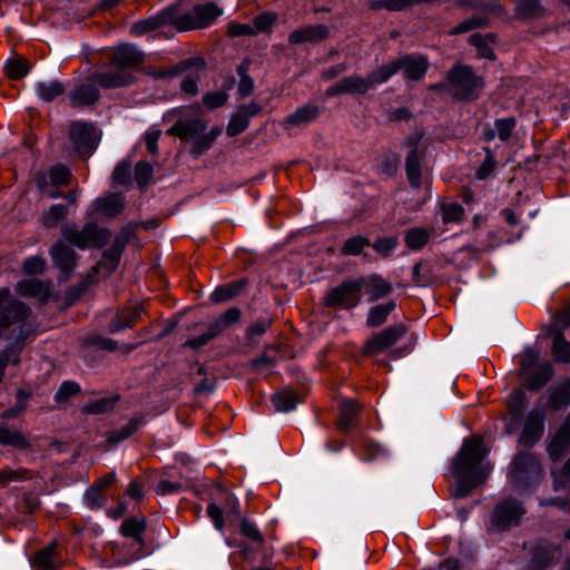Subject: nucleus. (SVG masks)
<instances>
[{"label": "nucleus", "instance_id": "6ab92c4d", "mask_svg": "<svg viewBox=\"0 0 570 570\" xmlns=\"http://www.w3.org/2000/svg\"><path fill=\"white\" fill-rule=\"evenodd\" d=\"M142 61V53L134 45H120L112 56V62L119 68H129Z\"/></svg>", "mask_w": 570, "mask_h": 570}, {"label": "nucleus", "instance_id": "f03ea898", "mask_svg": "<svg viewBox=\"0 0 570 570\" xmlns=\"http://www.w3.org/2000/svg\"><path fill=\"white\" fill-rule=\"evenodd\" d=\"M146 529L144 519L128 518L120 525V532L129 539L125 546L110 543L108 551L112 557L114 566H126L135 560L140 559L142 553L144 541L141 534Z\"/></svg>", "mask_w": 570, "mask_h": 570}, {"label": "nucleus", "instance_id": "c756f323", "mask_svg": "<svg viewBox=\"0 0 570 570\" xmlns=\"http://www.w3.org/2000/svg\"><path fill=\"white\" fill-rule=\"evenodd\" d=\"M141 313L142 306L139 304H136L128 308L127 311H124L121 315H119L116 320H114L110 323V332L115 333L127 327H130L140 318Z\"/></svg>", "mask_w": 570, "mask_h": 570}, {"label": "nucleus", "instance_id": "6e6d98bb", "mask_svg": "<svg viewBox=\"0 0 570 570\" xmlns=\"http://www.w3.org/2000/svg\"><path fill=\"white\" fill-rule=\"evenodd\" d=\"M115 400L109 397H100L85 405L83 410L91 414H101L110 411L114 407Z\"/></svg>", "mask_w": 570, "mask_h": 570}, {"label": "nucleus", "instance_id": "09e8293b", "mask_svg": "<svg viewBox=\"0 0 570 570\" xmlns=\"http://www.w3.org/2000/svg\"><path fill=\"white\" fill-rule=\"evenodd\" d=\"M368 244L370 240L366 237L360 235L347 238L341 248V254L352 256L360 255L364 247H366Z\"/></svg>", "mask_w": 570, "mask_h": 570}, {"label": "nucleus", "instance_id": "0e129e2a", "mask_svg": "<svg viewBox=\"0 0 570 570\" xmlns=\"http://www.w3.org/2000/svg\"><path fill=\"white\" fill-rule=\"evenodd\" d=\"M470 43L478 49L480 57L487 59H494L492 49L488 46L487 40L479 33H474L470 37Z\"/></svg>", "mask_w": 570, "mask_h": 570}, {"label": "nucleus", "instance_id": "aec40b11", "mask_svg": "<svg viewBox=\"0 0 570 570\" xmlns=\"http://www.w3.org/2000/svg\"><path fill=\"white\" fill-rule=\"evenodd\" d=\"M92 79L95 83L99 85L102 88L109 89L130 85L132 81V76L127 71L120 69L97 73L94 76Z\"/></svg>", "mask_w": 570, "mask_h": 570}, {"label": "nucleus", "instance_id": "f3484780", "mask_svg": "<svg viewBox=\"0 0 570 570\" xmlns=\"http://www.w3.org/2000/svg\"><path fill=\"white\" fill-rule=\"evenodd\" d=\"M320 115V108L316 105H305L289 114L283 121L286 130L292 128H302L314 121Z\"/></svg>", "mask_w": 570, "mask_h": 570}, {"label": "nucleus", "instance_id": "a211bd4d", "mask_svg": "<svg viewBox=\"0 0 570 570\" xmlns=\"http://www.w3.org/2000/svg\"><path fill=\"white\" fill-rule=\"evenodd\" d=\"M124 208V198L120 194H109L105 197H98L92 204V213L107 217H115Z\"/></svg>", "mask_w": 570, "mask_h": 570}, {"label": "nucleus", "instance_id": "0eeeda50", "mask_svg": "<svg viewBox=\"0 0 570 570\" xmlns=\"http://www.w3.org/2000/svg\"><path fill=\"white\" fill-rule=\"evenodd\" d=\"M384 82L380 66L367 77L353 75L338 80L326 90V95L332 97L341 94H365Z\"/></svg>", "mask_w": 570, "mask_h": 570}, {"label": "nucleus", "instance_id": "c03bdc74", "mask_svg": "<svg viewBox=\"0 0 570 570\" xmlns=\"http://www.w3.org/2000/svg\"><path fill=\"white\" fill-rule=\"evenodd\" d=\"M444 224L459 223L464 214V208L458 203H443L440 207Z\"/></svg>", "mask_w": 570, "mask_h": 570}, {"label": "nucleus", "instance_id": "a18cd8bd", "mask_svg": "<svg viewBox=\"0 0 570 570\" xmlns=\"http://www.w3.org/2000/svg\"><path fill=\"white\" fill-rule=\"evenodd\" d=\"M18 291L23 295L46 297L48 288L39 279H27L18 284Z\"/></svg>", "mask_w": 570, "mask_h": 570}, {"label": "nucleus", "instance_id": "e433bc0d", "mask_svg": "<svg viewBox=\"0 0 570 570\" xmlns=\"http://www.w3.org/2000/svg\"><path fill=\"white\" fill-rule=\"evenodd\" d=\"M301 402V399L294 392L287 390L272 396V403L277 412H289Z\"/></svg>", "mask_w": 570, "mask_h": 570}, {"label": "nucleus", "instance_id": "2eb2a0df", "mask_svg": "<svg viewBox=\"0 0 570 570\" xmlns=\"http://www.w3.org/2000/svg\"><path fill=\"white\" fill-rule=\"evenodd\" d=\"M206 127V121L202 119L179 120L168 130V134L177 136L181 140L191 141L193 148L195 142L202 137Z\"/></svg>", "mask_w": 570, "mask_h": 570}, {"label": "nucleus", "instance_id": "393cba45", "mask_svg": "<svg viewBox=\"0 0 570 570\" xmlns=\"http://www.w3.org/2000/svg\"><path fill=\"white\" fill-rule=\"evenodd\" d=\"M405 171L409 184L413 188L422 187L425 181L422 177L421 157L416 150H411L405 160Z\"/></svg>", "mask_w": 570, "mask_h": 570}, {"label": "nucleus", "instance_id": "8fccbe9b", "mask_svg": "<svg viewBox=\"0 0 570 570\" xmlns=\"http://www.w3.org/2000/svg\"><path fill=\"white\" fill-rule=\"evenodd\" d=\"M222 129L219 127H214L209 130V132L202 135V137L195 142V146L190 149L191 153L195 155H202L207 149L210 148V146L214 144V141L217 139V137L220 135Z\"/></svg>", "mask_w": 570, "mask_h": 570}, {"label": "nucleus", "instance_id": "f704fd0d", "mask_svg": "<svg viewBox=\"0 0 570 570\" xmlns=\"http://www.w3.org/2000/svg\"><path fill=\"white\" fill-rule=\"evenodd\" d=\"M431 230L424 227H413L405 232L404 242L412 250L422 249L430 239Z\"/></svg>", "mask_w": 570, "mask_h": 570}, {"label": "nucleus", "instance_id": "338daca9", "mask_svg": "<svg viewBox=\"0 0 570 570\" xmlns=\"http://www.w3.org/2000/svg\"><path fill=\"white\" fill-rule=\"evenodd\" d=\"M227 94L224 91L208 92L203 97V102L207 108L214 109L225 105L227 101Z\"/></svg>", "mask_w": 570, "mask_h": 570}, {"label": "nucleus", "instance_id": "de8ad7c7", "mask_svg": "<svg viewBox=\"0 0 570 570\" xmlns=\"http://www.w3.org/2000/svg\"><path fill=\"white\" fill-rule=\"evenodd\" d=\"M67 215V207L61 204L51 205L42 215V225L46 227H56Z\"/></svg>", "mask_w": 570, "mask_h": 570}, {"label": "nucleus", "instance_id": "c9c22d12", "mask_svg": "<svg viewBox=\"0 0 570 570\" xmlns=\"http://www.w3.org/2000/svg\"><path fill=\"white\" fill-rule=\"evenodd\" d=\"M553 335L552 354L557 362L570 363V342L561 331L551 332Z\"/></svg>", "mask_w": 570, "mask_h": 570}, {"label": "nucleus", "instance_id": "052dcab7", "mask_svg": "<svg viewBox=\"0 0 570 570\" xmlns=\"http://www.w3.org/2000/svg\"><path fill=\"white\" fill-rule=\"evenodd\" d=\"M397 246L396 237H380L374 244L373 248L383 257L389 256V254L394 250Z\"/></svg>", "mask_w": 570, "mask_h": 570}, {"label": "nucleus", "instance_id": "4468645a", "mask_svg": "<svg viewBox=\"0 0 570 570\" xmlns=\"http://www.w3.org/2000/svg\"><path fill=\"white\" fill-rule=\"evenodd\" d=\"M181 63H188V69L180 71V73H184L180 89L187 95L195 96L198 92V82L205 73V63L198 58L188 59L181 61Z\"/></svg>", "mask_w": 570, "mask_h": 570}, {"label": "nucleus", "instance_id": "b1692460", "mask_svg": "<svg viewBox=\"0 0 570 570\" xmlns=\"http://www.w3.org/2000/svg\"><path fill=\"white\" fill-rule=\"evenodd\" d=\"M99 92L95 83H82L69 92V99L72 106L91 105L98 100Z\"/></svg>", "mask_w": 570, "mask_h": 570}, {"label": "nucleus", "instance_id": "dca6fc26", "mask_svg": "<svg viewBox=\"0 0 570 570\" xmlns=\"http://www.w3.org/2000/svg\"><path fill=\"white\" fill-rule=\"evenodd\" d=\"M61 563L56 540L40 549L31 560V564L39 570H57Z\"/></svg>", "mask_w": 570, "mask_h": 570}, {"label": "nucleus", "instance_id": "5fc2aeb1", "mask_svg": "<svg viewBox=\"0 0 570 570\" xmlns=\"http://www.w3.org/2000/svg\"><path fill=\"white\" fill-rule=\"evenodd\" d=\"M248 125L249 121L247 120V116L237 111L230 118L226 128V132L229 137H234L243 132L248 127Z\"/></svg>", "mask_w": 570, "mask_h": 570}, {"label": "nucleus", "instance_id": "ea45409f", "mask_svg": "<svg viewBox=\"0 0 570 570\" xmlns=\"http://www.w3.org/2000/svg\"><path fill=\"white\" fill-rule=\"evenodd\" d=\"M549 402L554 410L562 409L570 404V380L562 382L551 392Z\"/></svg>", "mask_w": 570, "mask_h": 570}, {"label": "nucleus", "instance_id": "c85d7f7f", "mask_svg": "<svg viewBox=\"0 0 570 570\" xmlns=\"http://www.w3.org/2000/svg\"><path fill=\"white\" fill-rule=\"evenodd\" d=\"M326 32H327V28L322 24L308 26L303 29L293 31L289 35L288 40L292 43L314 41V40L324 38Z\"/></svg>", "mask_w": 570, "mask_h": 570}, {"label": "nucleus", "instance_id": "58836bf2", "mask_svg": "<svg viewBox=\"0 0 570 570\" xmlns=\"http://www.w3.org/2000/svg\"><path fill=\"white\" fill-rule=\"evenodd\" d=\"M395 308L394 302H389L385 304H380L374 307H372L368 312L366 324L371 327H376L382 325L389 314Z\"/></svg>", "mask_w": 570, "mask_h": 570}, {"label": "nucleus", "instance_id": "37998d69", "mask_svg": "<svg viewBox=\"0 0 570 570\" xmlns=\"http://www.w3.org/2000/svg\"><path fill=\"white\" fill-rule=\"evenodd\" d=\"M517 12L523 18H538L544 13L539 0H518Z\"/></svg>", "mask_w": 570, "mask_h": 570}, {"label": "nucleus", "instance_id": "864d4df0", "mask_svg": "<svg viewBox=\"0 0 570 570\" xmlns=\"http://www.w3.org/2000/svg\"><path fill=\"white\" fill-rule=\"evenodd\" d=\"M413 6L412 0H374L370 7L373 10L386 9L390 11H400Z\"/></svg>", "mask_w": 570, "mask_h": 570}, {"label": "nucleus", "instance_id": "a19ab883", "mask_svg": "<svg viewBox=\"0 0 570 570\" xmlns=\"http://www.w3.org/2000/svg\"><path fill=\"white\" fill-rule=\"evenodd\" d=\"M244 285L243 281L230 283L224 286L217 287L212 294L210 299L214 303H222L228 301L239 294Z\"/></svg>", "mask_w": 570, "mask_h": 570}, {"label": "nucleus", "instance_id": "72a5a7b5", "mask_svg": "<svg viewBox=\"0 0 570 570\" xmlns=\"http://www.w3.org/2000/svg\"><path fill=\"white\" fill-rule=\"evenodd\" d=\"M364 286L366 288V293L371 296V301L380 299L392 291L391 284L376 275H372L367 279H364Z\"/></svg>", "mask_w": 570, "mask_h": 570}, {"label": "nucleus", "instance_id": "5701e85b", "mask_svg": "<svg viewBox=\"0 0 570 570\" xmlns=\"http://www.w3.org/2000/svg\"><path fill=\"white\" fill-rule=\"evenodd\" d=\"M51 257L57 267L63 273H69L75 265L76 253L62 242H57L51 247Z\"/></svg>", "mask_w": 570, "mask_h": 570}, {"label": "nucleus", "instance_id": "412c9836", "mask_svg": "<svg viewBox=\"0 0 570 570\" xmlns=\"http://www.w3.org/2000/svg\"><path fill=\"white\" fill-rule=\"evenodd\" d=\"M515 127L514 118H502L497 119L492 126H487L483 129V138L487 141L499 138L501 141H505L510 138Z\"/></svg>", "mask_w": 570, "mask_h": 570}, {"label": "nucleus", "instance_id": "4c0bfd02", "mask_svg": "<svg viewBox=\"0 0 570 570\" xmlns=\"http://www.w3.org/2000/svg\"><path fill=\"white\" fill-rule=\"evenodd\" d=\"M552 374V365L542 364L528 376L525 386L529 390H539L551 379Z\"/></svg>", "mask_w": 570, "mask_h": 570}, {"label": "nucleus", "instance_id": "39448f33", "mask_svg": "<svg viewBox=\"0 0 570 570\" xmlns=\"http://www.w3.org/2000/svg\"><path fill=\"white\" fill-rule=\"evenodd\" d=\"M429 69V61L422 55H404L397 59L381 66L384 81L386 82L396 72L403 71L404 77L410 80H420Z\"/></svg>", "mask_w": 570, "mask_h": 570}, {"label": "nucleus", "instance_id": "3c124183", "mask_svg": "<svg viewBox=\"0 0 570 570\" xmlns=\"http://www.w3.org/2000/svg\"><path fill=\"white\" fill-rule=\"evenodd\" d=\"M0 443L17 448H24L28 445L24 436L20 432L10 431L9 429L2 425H0Z\"/></svg>", "mask_w": 570, "mask_h": 570}, {"label": "nucleus", "instance_id": "774afa93", "mask_svg": "<svg viewBox=\"0 0 570 570\" xmlns=\"http://www.w3.org/2000/svg\"><path fill=\"white\" fill-rule=\"evenodd\" d=\"M151 175H153V168L148 163L139 161L136 165L135 179L139 185H141V186L146 185L150 180Z\"/></svg>", "mask_w": 570, "mask_h": 570}, {"label": "nucleus", "instance_id": "473e14b6", "mask_svg": "<svg viewBox=\"0 0 570 570\" xmlns=\"http://www.w3.org/2000/svg\"><path fill=\"white\" fill-rule=\"evenodd\" d=\"M361 411V406L354 400H344L340 407L338 429L348 431L353 426L355 415Z\"/></svg>", "mask_w": 570, "mask_h": 570}, {"label": "nucleus", "instance_id": "9d476101", "mask_svg": "<svg viewBox=\"0 0 570 570\" xmlns=\"http://www.w3.org/2000/svg\"><path fill=\"white\" fill-rule=\"evenodd\" d=\"M541 466L538 459L530 453L519 454L513 462L512 479L518 489L537 481L541 475Z\"/></svg>", "mask_w": 570, "mask_h": 570}, {"label": "nucleus", "instance_id": "13d9d810", "mask_svg": "<svg viewBox=\"0 0 570 570\" xmlns=\"http://www.w3.org/2000/svg\"><path fill=\"white\" fill-rule=\"evenodd\" d=\"M48 177L55 186L66 185L69 181L70 170L65 165H57L50 169Z\"/></svg>", "mask_w": 570, "mask_h": 570}, {"label": "nucleus", "instance_id": "7c9ffc66", "mask_svg": "<svg viewBox=\"0 0 570 570\" xmlns=\"http://www.w3.org/2000/svg\"><path fill=\"white\" fill-rule=\"evenodd\" d=\"M65 86L58 80L40 81L36 85V95L42 101L49 102L63 95Z\"/></svg>", "mask_w": 570, "mask_h": 570}, {"label": "nucleus", "instance_id": "6e6552de", "mask_svg": "<svg viewBox=\"0 0 570 570\" xmlns=\"http://www.w3.org/2000/svg\"><path fill=\"white\" fill-rule=\"evenodd\" d=\"M364 279H351L332 288L324 297L325 305L331 307L353 308L361 301Z\"/></svg>", "mask_w": 570, "mask_h": 570}, {"label": "nucleus", "instance_id": "ddd939ff", "mask_svg": "<svg viewBox=\"0 0 570 570\" xmlns=\"http://www.w3.org/2000/svg\"><path fill=\"white\" fill-rule=\"evenodd\" d=\"M544 417L546 413L541 407H535L528 413L520 438L524 445L531 446L541 439L544 430Z\"/></svg>", "mask_w": 570, "mask_h": 570}, {"label": "nucleus", "instance_id": "cd10ccee", "mask_svg": "<svg viewBox=\"0 0 570 570\" xmlns=\"http://www.w3.org/2000/svg\"><path fill=\"white\" fill-rule=\"evenodd\" d=\"M527 403V394L523 390L517 389L514 390L509 399V407H510V414H511V421L507 423V430L509 433L513 431L514 428H517L519 423V419L521 416V411L523 406Z\"/></svg>", "mask_w": 570, "mask_h": 570}, {"label": "nucleus", "instance_id": "9b49d317", "mask_svg": "<svg viewBox=\"0 0 570 570\" xmlns=\"http://www.w3.org/2000/svg\"><path fill=\"white\" fill-rule=\"evenodd\" d=\"M406 328L403 324L389 326L384 331L373 335L364 346L366 355L379 354L386 348L393 346L400 338L404 336Z\"/></svg>", "mask_w": 570, "mask_h": 570}, {"label": "nucleus", "instance_id": "69168bd1", "mask_svg": "<svg viewBox=\"0 0 570 570\" xmlns=\"http://www.w3.org/2000/svg\"><path fill=\"white\" fill-rule=\"evenodd\" d=\"M554 482L553 488L556 491H559L561 489H564L567 483L570 481V459L567 461V463L563 465V468L557 472H552Z\"/></svg>", "mask_w": 570, "mask_h": 570}, {"label": "nucleus", "instance_id": "4d7b16f0", "mask_svg": "<svg viewBox=\"0 0 570 570\" xmlns=\"http://www.w3.org/2000/svg\"><path fill=\"white\" fill-rule=\"evenodd\" d=\"M83 500L89 509L98 510L104 507L106 499L105 493L98 488H89L83 495Z\"/></svg>", "mask_w": 570, "mask_h": 570}, {"label": "nucleus", "instance_id": "680f3d73", "mask_svg": "<svg viewBox=\"0 0 570 570\" xmlns=\"http://www.w3.org/2000/svg\"><path fill=\"white\" fill-rule=\"evenodd\" d=\"M80 391V386L71 381L63 382L55 394L56 402H65L70 396L77 394Z\"/></svg>", "mask_w": 570, "mask_h": 570}, {"label": "nucleus", "instance_id": "603ef678", "mask_svg": "<svg viewBox=\"0 0 570 570\" xmlns=\"http://www.w3.org/2000/svg\"><path fill=\"white\" fill-rule=\"evenodd\" d=\"M488 21H489V19L487 16H474V17H471V18L462 21L456 27H454L452 29L451 33L452 35L464 33V32H468V31H471V30H474L478 28H482L488 24Z\"/></svg>", "mask_w": 570, "mask_h": 570}, {"label": "nucleus", "instance_id": "2f4dec72", "mask_svg": "<svg viewBox=\"0 0 570 570\" xmlns=\"http://www.w3.org/2000/svg\"><path fill=\"white\" fill-rule=\"evenodd\" d=\"M239 317L240 311L236 307H232L210 322L208 327L213 331V334L218 336L222 332L237 323Z\"/></svg>", "mask_w": 570, "mask_h": 570}, {"label": "nucleus", "instance_id": "bf43d9fd", "mask_svg": "<svg viewBox=\"0 0 570 570\" xmlns=\"http://www.w3.org/2000/svg\"><path fill=\"white\" fill-rule=\"evenodd\" d=\"M484 151H485V158L476 171V177L479 179H485L488 176H490V174L493 173V170L495 169V166H497V161H495L494 155L491 151V149L484 148Z\"/></svg>", "mask_w": 570, "mask_h": 570}, {"label": "nucleus", "instance_id": "7ed1b4c3", "mask_svg": "<svg viewBox=\"0 0 570 570\" xmlns=\"http://www.w3.org/2000/svg\"><path fill=\"white\" fill-rule=\"evenodd\" d=\"M223 10L215 3H205L193 7L189 11L179 13L171 8L169 16L170 24L179 31L204 29L209 27L220 14Z\"/></svg>", "mask_w": 570, "mask_h": 570}, {"label": "nucleus", "instance_id": "f257e3e1", "mask_svg": "<svg viewBox=\"0 0 570 570\" xmlns=\"http://www.w3.org/2000/svg\"><path fill=\"white\" fill-rule=\"evenodd\" d=\"M485 456L487 450L481 436L473 435L463 441L451 465V472L455 479V485L452 489L454 498H465L488 478L491 465L485 461Z\"/></svg>", "mask_w": 570, "mask_h": 570}, {"label": "nucleus", "instance_id": "f8f14e48", "mask_svg": "<svg viewBox=\"0 0 570 570\" xmlns=\"http://www.w3.org/2000/svg\"><path fill=\"white\" fill-rule=\"evenodd\" d=\"M70 138L76 150L81 155H86L96 149L100 136L94 126L75 122L70 128Z\"/></svg>", "mask_w": 570, "mask_h": 570}, {"label": "nucleus", "instance_id": "bb28decb", "mask_svg": "<svg viewBox=\"0 0 570 570\" xmlns=\"http://www.w3.org/2000/svg\"><path fill=\"white\" fill-rule=\"evenodd\" d=\"M570 444V415L567 422L559 429L553 440L550 442L548 451L552 460L561 456L566 448Z\"/></svg>", "mask_w": 570, "mask_h": 570}, {"label": "nucleus", "instance_id": "e2e57ef3", "mask_svg": "<svg viewBox=\"0 0 570 570\" xmlns=\"http://www.w3.org/2000/svg\"><path fill=\"white\" fill-rule=\"evenodd\" d=\"M131 164L130 161H121L114 170L112 178L117 185H126L130 180Z\"/></svg>", "mask_w": 570, "mask_h": 570}, {"label": "nucleus", "instance_id": "79ce46f5", "mask_svg": "<svg viewBox=\"0 0 570 570\" xmlns=\"http://www.w3.org/2000/svg\"><path fill=\"white\" fill-rule=\"evenodd\" d=\"M4 70L10 78L20 79L29 72L30 65L24 58L17 57L6 61Z\"/></svg>", "mask_w": 570, "mask_h": 570}, {"label": "nucleus", "instance_id": "49530a36", "mask_svg": "<svg viewBox=\"0 0 570 570\" xmlns=\"http://www.w3.org/2000/svg\"><path fill=\"white\" fill-rule=\"evenodd\" d=\"M141 424H142V420L140 417H132L119 431L111 432L108 435V441L110 443H118V442L129 438L132 433H135Z\"/></svg>", "mask_w": 570, "mask_h": 570}, {"label": "nucleus", "instance_id": "4be33fe9", "mask_svg": "<svg viewBox=\"0 0 570 570\" xmlns=\"http://www.w3.org/2000/svg\"><path fill=\"white\" fill-rule=\"evenodd\" d=\"M127 244V239L122 236L116 237L112 246L104 253L102 259L98 263L99 271L106 269L108 274L112 273L120 259V255Z\"/></svg>", "mask_w": 570, "mask_h": 570}, {"label": "nucleus", "instance_id": "423d86ee", "mask_svg": "<svg viewBox=\"0 0 570 570\" xmlns=\"http://www.w3.org/2000/svg\"><path fill=\"white\" fill-rule=\"evenodd\" d=\"M524 513L525 509L520 501L505 498L494 509L488 522V530L493 533L508 530L519 524Z\"/></svg>", "mask_w": 570, "mask_h": 570}, {"label": "nucleus", "instance_id": "a878e982", "mask_svg": "<svg viewBox=\"0 0 570 570\" xmlns=\"http://www.w3.org/2000/svg\"><path fill=\"white\" fill-rule=\"evenodd\" d=\"M170 14L171 8L156 17H150L148 19L140 20L130 27V35L142 36L144 33L155 30L163 24H170Z\"/></svg>", "mask_w": 570, "mask_h": 570}, {"label": "nucleus", "instance_id": "1a4fd4ad", "mask_svg": "<svg viewBox=\"0 0 570 570\" xmlns=\"http://www.w3.org/2000/svg\"><path fill=\"white\" fill-rule=\"evenodd\" d=\"M448 81L455 96L469 98L473 91L482 86V81L470 67L456 66L448 72Z\"/></svg>", "mask_w": 570, "mask_h": 570}, {"label": "nucleus", "instance_id": "20e7f679", "mask_svg": "<svg viewBox=\"0 0 570 570\" xmlns=\"http://www.w3.org/2000/svg\"><path fill=\"white\" fill-rule=\"evenodd\" d=\"M61 235L70 244L80 249L106 245L110 238L108 229L99 227L95 223H88L82 228L75 224H66L61 227Z\"/></svg>", "mask_w": 570, "mask_h": 570}]
</instances>
